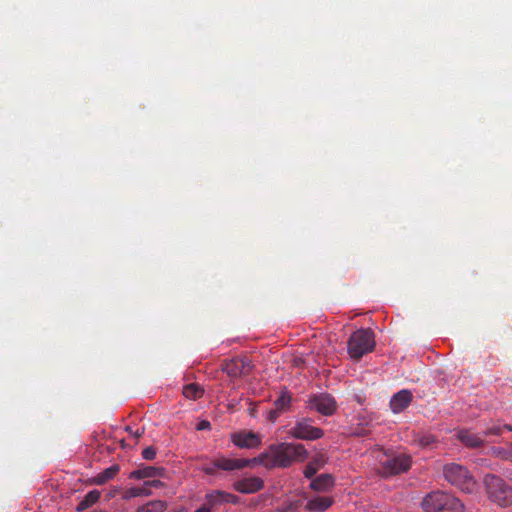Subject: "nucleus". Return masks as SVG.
Returning a JSON list of instances; mask_svg holds the SVG:
<instances>
[{
  "instance_id": "nucleus-1",
  "label": "nucleus",
  "mask_w": 512,
  "mask_h": 512,
  "mask_svg": "<svg viewBox=\"0 0 512 512\" xmlns=\"http://www.w3.org/2000/svg\"><path fill=\"white\" fill-rule=\"evenodd\" d=\"M308 452L303 444L282 442L270 445L268 450L253 459L268 469L287 468L294 462H303Z\"/></svg>"
},
{
  "instance_id": "nucleus-2",
  "label": "nucleus",
  "mask_w": 512,
  "mask_h": 512,
  "mask_svg": "<svg viewBox=\"0 0 512 512\" xmlns=\"http://www.w3.org/2000/svg\"><path fill=\"white\" fill-rule=\"evenodd\" d=\"M483 484L488 499L500 507L512 505V486L503 478L494 474H486Z\"/></svg>"
},
{
  "instance_id": "nucleus-3",
  "label": "nucleus",
  "mask_w": 512,
  "mask_h": 512,
  "mask_svg": "<svg viewBox=\"0 0 512 512\" xmlns=\"http://www.w3.org/2000/svg\"><path fill=\"white\" fill-rule=\"evenodd\" d=\"M425 512H464V505L453 495L443 491H433L421 503Z\"/></svg>"
},
{
  "instance_id": "nucleus-4",
  "label": "nucleus",
  "mask_w": 512,
  "mask_h": 512,
  "mask_svg": "<svg viewBox=\"0 0 512 512\" xmlns=\"http://www.w3.org/2000/svg\"><path fill=\"white\" fill-rule=\"evenodd\" d=\"M375 336L371 329L361 328L353 332L348 340V354L354 360L361 359L373 351Z\"/></svg>"
},
{
  "instance_id": "nucleus-5",
  "label": "nucleus",
  "mask_w": 512,
  "mask_h": 512,
  "mask_svg": "<svg viewBox=\"0 0 512 512\" xmlns=\"http://www.w3.org/2000/svg\"><path fill=\"white\" fill-rule=\"evenodd\" d=\"M445 479L452 485L462 491L471 492L474 489L475 482L466 467L451 463L443 468Z\"/></svg>"
},
{
  "instance_id": "nucleus-6",
  "label": "nucleus",
  "mask_w": 512,
  "mask_h": 512,
  "mask_svg": "<svg viewBox=\"0 0 512 512\" xmlns=\"http://www.w3.org/2000/svg\"><path fill=\"white\" fill-rule=\"evenodd\" d=\"M381 474L385 477L406 472L411 467V457L406 454L385 455L380 459Z\"/></svg>"
},
{
  "instance_id": "nucleus-7",
  "label": "nucleus",
  "mask_w": 512,
  "mask_h": 512,
  "mask_svg": "<svg viewBox=\"0 0 512 512\" xmlns=\"http://www.w3.org/2000/svg\"><path fill=\"white\" fill-rule=\"evenodd\" d=\"M130 479L143 481V486L148 491L160 488V468L151 465H140L129 474Z\"/></svg>"
},
{
  "instance_id": "nucleus-8",
  "label": "nucleus",
  "mask_w": 512,
  "mask_h": 512,
  "mask_svg": "<svg viewBox=\"0 0 512 512\" xmlns=\"http://www.w3.org/2000/svg\"><path fill=\"white\" fill-rule=\"evenodd\" d=\"M309 418H302L296 421L295 425L289 430V434L295 439L301 440H317L324 436L321 428L314 427Z\"/></svg>"
},
{
  "instance_id": "nucleus-9",
  "label": "nucleus",
  "mask_w": 512,
  "mask_h": 512,
  "mask_svg": "<svg viewBox=\"0 0 512 512\" xmlns=\"http://www.w3.org/2000/svg\"><path fill=\"white\" fill-rule=\"evenodd\" d=\"M308 407L324 416H331L337 409V403L330 394L318 393L309 398Z\"/></svg>"
},
{
  "instance_id": "nucleus-10",
  "label": "nucleus",
  "mask_w": 512,
  "mask_h": 512,
  "mask_svg": "<svg viewBox=\"0 0 512 512\" xmlns=\"http://www.w3.org/2000/svg\"><path fill=\"white\" fill-rule=\"evenodd\" d=\"M252 369L253 364L247 357H235L225 360L222 364V370L231 378L249 375Z\"/></svg>"
},
{
  "instance_id": "nucleus-11",
  "label": "nucleus",
  "mask_w": 512,
  "mask_h": 512,
  "mask_svg": "<svg viewBox=\"0 0 512 512\" xmlns=\"http://www.w3.org/2000/svg\"><path fill=\"white\" fill-rule=\"evenodd\" d=\"M232 442L240 448H257L261 444V436L252 431H241L232 435Z\"/></svg>"
},
{
  "instance_id": "nucleus-12",
  "label": "nucleus",
  "mask_w": 512,
  "mask_h": 512,
  "mask_svg": "<svg viewBox=\"0 0 512 512\" xmlns=\"http://www.w3.org/2000/svg\"><path fill=\"white\" fill-rule=\"evenodd\" d=\"M412 400V392L408 389H402L392 396L390 400V408L393 413H400L410 405Z\"/></svg>"
},
{
  "instance_id": "nucleus-13",
  "label": "nucleus",
  "mask_w": 512,
  "mask_h": 512,
  "mask_svg": "<svg viewBox=\"0 0 512 512\" xmlns=\"http://www.w3.org/2000/svg\"><path fill=\"white\" fill-rule=\"evenodd\" d=\"M264 487V481L259 477H249L234 483L236 491L243 494H252L260 491Z\"/></svg>"
},
{
  "instance_id": "nucleus-14",
  "label": "nucleus",
  "mask_w": 512,
  "mask_h": 512,
  "mask_svg": "<svg viewBox=\"0 0 512 512\" xmlns=\"http://www.w3.org/2000/svg\"><path fill=\"white\" fill-rule=\"evenodd\" d=\"M334 503V499L328 496H316L307 501L304 510L309 512H324Z\"/></svg>"
},
{
  "instance_id": "nucleus-15",
  "label": "nucleus",
  "mask_w": 512,
  "mask_h": 512,
  "mask_svg": "<svg viewBox=\"0 0 512 512\" xmlns=\"http://www.w3.org/2000/svg\"><path fill=\"white\" fill-rule=\"evenodd\" d=\"M253 464H255V461H253V459H230L223 457L215 460V466L225 471L239 470Z\"/></svg>"
},
{
  "instance_id": "nucleus-16",
  "label": "nucleus",
  "mask_w": 512,
  "mask_h": 512,
  "mask_svg": "<svg viewBox=\"0 0 512 512\" xmlns=\"http://www.w3.org/2000/svg\"><path fill=\"white\" fill-rule=\"evenodd\" d=\"M334 486V477L331 474H321L310 483V488L317 492H327Z\"/></svg>"
},
{
  "instance_id": "nucleus-17",
  "label": "nucleus",
  "mask_w": 512,
  "mask_h": 512,
  "mask_svg": "<svg viewBox=\"0 0 512 512\" xmlns=\"http://www.w3.org/2000/svg\"><path fill=\"white\" fill-rule=\"evenodd\" d=\"M458 439L467 447H480L483 443V437L469 430H461L458 432Z\"/></svg>"
},
{
  "instance_id": "nucleus-18",
  "label": "nucleus",
  "mask_w": 512,
  "mask_h": 512,
  "mask_svg": "<svg viewBox=\"0 0 512 512\" xmlns=\"http://www.w3.org/2000/svg\"><path fill=\"white\" fill-rule=\"evenodd\" d=\"M120 468L119 465H112L106 469H104L102 472L97 474L92 482L96 485H103L110 479L114 478L116 474L119 472Z\"/></svg>"
},
{
  "instance_id": "nucleus-19",
  "label": "nucleus",
  "mask_w": 512,
  "mask_h": 512,
  "mask_svg": "<svg viewBox=\"0 0 512 512\" xmlns=\"http://www.w3.org/2000/svg\"><path fill=\"white\" fill-rule=\"evenodd\" d=\"M100 492L98 490L89 491L85 497L79 502L77 506L78 511H84L90 508L93 504H95L100 499Z\"/></svg>"
},
{
  "instance_id": "nucleus-20",
  "label": "nucleus",
  "mask_w": 512,
  "mask_h": 512,
  "mask_svg": "<svg viewBox=\"0 0 512 512\" xmlns=\"http://www.w3.org/2000/svg\"><path fill=\"white\" fill-rule=\"evenodd\" d=\"M182 393L187 399L196 400L203 396L204 389L199 384L190 383L183 387Z\"/></svg>"
},
{
  "instance_id": "nucleus-21",
  "label": "nucleus",
  "mask_w": 512,
  "mask_h": 512,
  "mask_svg": "<svg viewBox=\"0 0 512 512\" xmlns=\"http://www.w3.org/2000/svg\"><path fill=\"white\" fill-rule=\"evenodd\" d=\"M150 494H151V491H148L146 487L141 485V486L132 487V488L127 489L123 493L122 498L124 500H130V499L135 498V497L148 496Z\"/></svg>"
},
{
  "instance_id": "nucleus-22",
  "label": "nucleus",
  "mask_w": 512,
  "mask_h": 512,
  "mask_svg": "<svg viewBox=\"0 0 512 512\" xmlns=\"http://www.w3.org/2000/svg\"><path fill=\"white\" fill-rule=\"evenodd\" d=\"M291 395L288 392H283L275 401L274 408H276L281 413L286 411L291 404Z\"/></svg>"
},
{
  "instance_id": "nucleus-23",
  "label": "nucleus",
  "mask_w": 512,
  "mask_h": 512,
  "mask_svg": "<svg viewBox=\"0 0 512 512\" xmlns=\"http://www.w3.org/2000/svg\"><path fill=\"white\" fill-rule=\"evenodd\" d=\"M324 464V461L321 458L315 459L307 464L304 469V476L308 479L314 477L319 468Z\"/></svg>"
},
{
  "instance_id": "nucleus-24",
  "label": "nucleus",
  "mask_w": 512,
  "mask_h": 512,
  "mask_svg": "<svg viewBox=\"0 0 512 512\" xmlns=\"http://www.w3.org/2000/svg\"><path fill=\"white\" fill-rule=\"evenodd\" d=\"M414 442H416L422 448H428L436 442V438L431 434H423L417 436Z\"/></svg>"
},
{
  "instance_id": "nucleus-25",
  "label": "nucleus",
  "mask_w": 512,
  "mask_h": 512,
  "mask_svg": "<svg viewBox=\"0 0 512 512\" xmlns=\"http://www.w3.org/2000/svg\"><path fill=\"white\" fill-rule=\"evenodd\" d=\"M216 494H222V491L216 490L206 495V501L212 507L223 503V497L216 496Z\"/></svg>"
},
{
  "instance_id": "nucleus-26",
  "label": "nucleus",
  "mask_w": 512,
  "mask_h": 512,
  "mask_svg": "<svg viewBox=\"0 0 512 512\" xmlns=\"http://www.w3.org/2000/svg\"><path fill=\"white\" fill-rule=\"evenodd\" d=\"M138 512H160V501H152L143 505Z\"/></svg>"
},
{
  "instance_id": "nucleus-27",
  "label": "nucleus",
  "mask_w": 512,
  "mask_h": 512,
  "mask_svg": "<svg viewBox=\"0 0 512 512\" xmlns=\"http://www.w3.org/2000/svg\"><path fill=\"white\" fill-rule=\"evenodd\" d=\"M502 431H503V426L494 424L490 427H487L483 431V434H484V436H498V435H501Z\"/></svg>"
},
{
  "instance_id": "nucleus-28",
  "label": "nucleus",
  "mask_w": 512,
  "mask_h": 512,
  "mask_svg": "<svg viewBox=\"0 0 512 512\" xmlns=\"http://www.w3.org/2000/svg\"><path fill=\"white\" fill-rule=\"evenodd\" d=\"M216 496L223 497V503H237L238 497L234 494L222 491V494H216Z\"/></svg>"
},
{
  "instance_id": "nucleus-29",
  "label": "nucleus",
  "mask_w": 512,
  "mask_h": 512,
  "mask_svg": "<svg viewBox=\"0 0 512 512\" xmlns=\"http://www.w3.org/2000/svg\"><path fill=\"white\" fill-rule=\"evenodd\" d=\"M156 454V449L152 446L145 448L142 452V456L146 460L154 459L156 457Z\"/></svg>"
},
{
  "instance_id": "nucleus-30",
  "label": "nucleus",
  "mask_w": 512,
  "mask_h": 512,
  "mask_svg": "<svg viewBox=\"0 0 512 512\" xmlns=\"http://www.w3.org/2000/svg\"><path fill=\"white\" fill-rule=\"evenodd\" d=\"M125 430L131 435L133 436L134 439H138L139 437H141V435L143 434L144 432V429H140V428H137L136 430H133V428L131 426H126L125 427Z\"/></svg>"
},
{
  "instance_id": "nucleus-31",
  "label": "nucleus",
  "mask_w": 512,
  "mask_h": 512,
  "mask_svg": "<svg viewBox=\"0 0 512 512\" xmlns=\"http://www.w3.org/2000/svg\"><path fill=\"white\" fill-rule=\"evenodd\" d=\"M280 413H281L280 411H278L276 408H274L273 410H271V411L269 412L268 419H269L270 421H275V420L277 419V417L279 416V414H280Z\"/></svg>"
},
{
  "instance_id": "nucleus-32",
  "label": "nucleus",
  "mask_w": 512,
  "mask_h": 512,
  "mask_svg": "<svg viewBox=\"0 0 512 512\" xmlns=\"http://www.w3.org/2000/svg\"><path fill=\"white\" fill-rule=\"evenodd\" d=\"M210 427V423L208 421H201L198 426H197V429L198 430H204V429H207Z\"/></svg>"
},
{
  "instance_id": "nucleus-33",
  "label": "nucleus",
  "mask_w": 512,
  "mask_h": 512,
  "mask_svg": "<svg viewBox=\"0 0 512 512\" xmlns=\"http://www.w3.org/2000/svg\"><path fill=\"white\" fill-rule=\"evenodd\" d=\"M217 469H219V468L215 466V461H214L212 466L205 468V472L207 474H214Z\"/></svg>"
},
{
  "instance_id": "nucleus-34",
  "label": "nucleus",
  "mask_w": 512,
  "mask_h": 512,
  "mask_svg": "<svg viewBox=\"0 0 512 512\" xmlns=\"http://www.w3.org/2000/svg\"><path fill=\"white\" fill-rule=\"evenodd\" d=\"M195 512H210V509L204 505L198 508Z\"/></svg>"
},
{
  "instance_id": "nucleus-35",
  "label": "nucleus",
  "mask_w": 512,
  "mask_h": 512,
  "mask_svg": "<svg viewBox=\"0 0 512 512\" xmlns=\"http://www.w3.org/2000/svg\"><path fill=\"white\" fill-rule=\"evenodd\" d=\"M503 430L512 431V426L508 425V424H505V425H503Z\"/></svg>"
}]
</instances>
